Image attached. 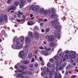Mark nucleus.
<instances>
[{
  "label": "nucleus",
  "mask_w": 78,
  "mask_h": 78,
  "mask_svg": "<svg viewBox=\"0 0 78 78\" xmlns=\"http://www.w3.org/2000/svg\"><path fill=\"white\" fill-rule=\"evenodd\" d=\"M70 53H72V55L70 53H69L68 54V55L69 57H71L72 59H75V58H76V52L75 51H71Z\"/></svg>",
  "instance_id": "obj_1"
},
{
  "label": "nucleus",
  "mask_w": 78,
  "mask_h": 78,
  "mask_svg": "<svg viewBox=\"0 0 78 78\" xmlns=\"http://www.w3.org/2000/svg\"><path fill=\"white\" fill-rule=\"evenodd\" d=\"M16 47L17 49L20 50L23 47V44H22L17 43L16 45Z\"/></svg>",
  "instance_id": "obj_2"
},
{
  "label": "nucleus",
  "mask_w": 78,
  "mask_h": 78,
  "mask_svg": "<svg viewBox=\"0 0 78 78\" xmlns=\"http://www.w3.org/2000/svg\"><path fill=\"white\" fill-rule=\"evenodd\" d=\"M53 35L50 36V35H47L46 37V39H48L49 41H53L54 40V39L53 38Z\"/></svg>",
  "instance_id": "obj_3"
},
{
  "label": "nucleus",
  "mask_w": 78,
  "mask_h": 78,
  "mask_svg": "<svg viewBox=\"0 0 78 78\" xmlns=\"http://www.w3.org/2000/svg\"><path fill=\"white\" fill-rule=\"evenodd\" d=\"M64 54L63 52H62L59 55V59H60V61L59 62V64H61L62 63V60L61 59H62V58H63V56H64Z\"/></svg>",
  "instance_id": "obj_4"
},
{
  "label": "nucleus",
  "mask_w": 78,
  "mask_h": 78,
  "mask_svg": "<svg viewBox=\"0 0 78 78\" xmlns=\"http://www.w3.org/2000/svg\"><path fill=\"white\" fill-rule=\"evenodd\" d=\"M20 6L21 8H23L24 3H26V1L23 0H21L20 1Z\"/></svg>",
  "instance_id": "obj_5"
},
{
  "label": "nucleus",
  "mask_w": 78,
  "mask_h": 78,
  "mask_svg": "<svg viewBox=\"0 0 78 78\" xmlns=\"http://www.w3.org/2000/svg\"><path fill=\"white\" fill-rule=\"evenodd\" d=\"M55 78H62V76L60 73L58 74V73L56 72L55 74Z\"/></svg>",
  "instance_id": "obj_6"
},
{
  "label": "nucleus",
  "mask_w": 78,
  "mask_h": 78,
  "mask_svg": "<svg viewBox=\"0 0 78 78\" xmlns=\"http://www.w3.org/2000/svg\"><path fill=\"white\" fill-rule=\"evenodd\" d=\"M58 20L57 19H55L54 20L51 21V22H50V23L51 24H52V25L53 26H55V25H56V22H57Z\"/></svg>",
  "instance_id": "obj_7"
},
{
  "label": "nucleus",
  "mask_w": 78,
  "mask_h": 78,
  "mask_svg": "<svg viewBox=\"0 0 78 78\" xmlns=\"http://www.w3.org/2000/svg\"><path fill=\"white\" fill-rule=\"evenodd\" d=\"M30 42H31V40L30 37H26V44H28L30 43Z\"/></svg>",
  "instance_id": "obj_8"
},
{
  "label": "nucleus",
  "mask_w": 78,
  "mask_h": 78,
  "mask_svg": "<svg viewBox=\"0 0 78 78\" xmlns=\"http://www.w3.org/2000/svg\"><path fill=\"white\" fill-rule=\"evenodd\" d=\"M15 41H16V42L17 44H19V42H20V41H19V39H17V37H14L13 39V42H14Z\"/></svg>",
  "instance_id": "obj_9"
},
{
  "label": "nucleus",
  "mask_w": 78,
  "mask_h": 78,
  "mask_svg": "<svg viewBox=\"0 0 78 78\" xmlns=\"http://www.w3.org/2000/svg\"><path fill=\"white\" fill-rule=\"evenodd\" d=\"M55 70L53 69H52L51 70H50L49 73L50 75H51V76H52L53 75H55Z\"/></svg>",
  "instance_id": "obj_10"
},
{
  "label": "nucleus",
  "mask_w": 78,
  "mask_h": 78,
  "mask_svg": "<svg viewBox=\"0 0 78 78\" xmlns=\"http://www.w3.org/2000/svg\"><path fill=\"white\" fill-rule=\"evenodd\" d=\"M25 52L23 51H21L20 53V56L21 58H23L24 57Z\"/></svg>",
  "instance_id": "obj_11"
},
{
  "label": "nucleus",
  "mask_w": 78,
  "mask_h": 78,
  "mask_svg": "<svg viewBox=\"0 0 78 78\" xmlns=\"http://www.w3.org/2000/svg\"><path fill=\"white\" fill-rule=\"evenodd\" d=\"M15 9H16V7H15L14 6H12L8 9V12H9L10 10H15Z\"/></svg>",
  "instance_id": "obj_12"
},
{
  "label": "nucleus",
  "mask_w": 78,
  "mask_h": 78,
  "mask_svg": "<svg viewBox=\"0 0 78 78\" xmlns=\"http://www.w3.org/2000/svg\"><path fill=\"white\" fill-rule=\"evenodd\" d=\"M35 10V8L34 5H31L29 8V11H33Z\"/></svg>",
  "instance_id": "obj_13"
},
{
  "label": "nucleus",
  "mask_w": 78,
  "mask_h": 78,
  "mask_svg": "<svg viewBox=\"0 0 78 78\" xmlns=\"http://www.w3.org/2000/svg\"><path fill=\"white\" fill-rule=\"evenodd\" d=\"M58 70H64V68L63 67V65L62 64H61L60 65L58 66Z\"/></svg>",
  "instance_id": "obj_14"
},
{
  "label": "nucleus",
  "mask_w": 78,
  "mask_h": 78,
  "mask_svg": "<svg viewBox=\"0 0 78 78\" xmlns=\"http://www.w3.org/2000/svg\"><path fill=\"white\" fill-rule=\"evenodd\" d=\"M34 8L36 12H37V13H39V11H40V10L39 9V7L37 6H36L35 7H34Z\"/></svg>",
  "instance_id": "obj_15"
},
{
  "label": "nucleus",
  "mask_w": 78,
  "mask_h": 78,
  "mask_svg": "<svg viewBox=\"0 0 78 78\" xmlns=\"http://www.w3.org/2000/svg\"><path fill=\"white\" fill-rule=\"evenodd\" d=\"M70 62L71 64L72 65L73 67V66H76V63L75 62H74L73 60L72 59L71 60Z\"/></svg>",
  "instance_id": "obj_16"
},
{
  "label": "nucleus",
  "mask_w": 78,
  "mask_h": 78,
  "mask_svg": "<svg viewBox=\"0 0 78 78\" xmlns=\"http://www.w3.org/2000/svg\"><path fill=\"white\" fill-rule=\"evenodd\" d=\"M42 53L43 55H44L45 56H47L48 55V52L45 51H42Z\"/></svg>",
  "instance_id": "obj_17"
},
{
  "label": "nucleus",
  "mask_w": 78,
  "mask_h": 78,
  "mask_svg": "<svg viewBox=\"0 0 78 78\" xmlns=\"http://www.w3.org/2000/svg\"><path fill=\"white\" fill-rule=\"evenodd\" d=\"M58 17V15L52 13V16H51V19H53V18H57Z\"/></svg>",
  "instance_id": "obj_18"
},
{
  "label": "nucleus",
  "mask_w": 78,
  "mask_h": 78,
  "mask_svg": "<svg viewBox=\"0 0 78 78\" xmlns=\"http://www.w3.org/2000/svg\"><path fill=\"white\" fill-rule=\"evenodd\" d=\"M54 35L55 36H56V37L58 38V39H59V38H60V35H59V34L56 33Z\"/></svg>",
  "instance_id": "obj_19"
},
{
  "label": "nucleus",
  "mask_w": 78,
  "mask_h": 78,
  "mask_svg": "<svg viewBox=\"0 0 78 78\" xmlns=\"http://www.w3.org/2000/svg\"><path fill=\"white\" fill-rule=\"evenodd\" d=\"M17 77H19V78H25V76H23L22 74H20L17 75Z\"/></svg>",
  "instance_id": "obj_20"
},
{
  "label": "nucleus",
  "mask_w": 78,
  "mask_h": 78,
  "mask_svg": "<svg viewBox=\"0 0 78 78\" xmlns=\"http://www.w3.org/2000/svg\"><path fill=\"white\" fill-rule=\"evenodd\" d=\"M41 75L42 76H44V75L46 76L47 75V72H42L41 73Z\"/></svg>",
  "instance_id": "obj_21"
},
{
  "label": "nucleus",
  "mask_w": 78,
  "mask_h": 78,
  "mask_svg": "<svg viewBox=\"0 0 78 78\" xmlns=\"http://www.w3.org/2000/svg\"><path fill=\"white\" fill-rule=\"evenodd\" d=\"M29 36L30 38H32V37H33V33L32 32H29Z\"/></svg>",
  "instance_id": "obj_22"
},
{
  "label": "nucleus",
  "mask_w": 78,
  "mask_h": 78,
  "mask_svg": "<svg viewBox=\"0 0 78 78\" xmlns=\"http://www.w3.org/2000/svg\"><path fill=\"white\" fill-rule=\"evenodd\" d=\"M19 67L21 69H27V67L22 65L20 66Z\"/></svg>",
  "instance_id": "obj_23"
},
{
  "label": "nucleus",
  "mask_w": 78,
  "mask_h": 78,
  "mask_svg": "<svg viewBox=\"0 0 78 78\" xmlns=\"http://www.w3.org/2000/svg\"><path fill=\"white\" fill-rule=\"evenodd\" d=\"M35 37L36 39L39 38V34L37 33H35L34 34Z\"/></svg>",
  "instance_id": "obj_24"
},
{
  "label": "nucleus",
  "mask_w": 78,
  "mask_h": 78,
  "mask_svg": "<svg viewBox=\"0 0 78 78\" xmlns=\"http://www.w3.org/2000/svg\"><path fill=\"white\" fill-rule=\"evenodd\" d=\"M72 67H73V66H72V65L71 64V63H70L68 65V66L67 67V69H69L72 68Z\"/></svg>",
  "instance_id": "obj_25"
},
{
  "label": "nucleus",
  "mask_w": 78,
  "mask_h": 78,
  "mask_svg": "<svg viewBox=\"0 0 78 78\" xmlns=\"http://www.w3.org/2000/svg\"><path fill=\"white\" fill-rule=\"evenodd\" d=\"M44 48L45 50H46V51H50L51 50V48H48L47 47H45Z\"/></svg>",
  "instance_id": "obj_26"
},
{
  "label": "nucleus",
  "mask_w": 78,
  "mask_h": 78,
  "mask_svg": "<svg viewBox=\"0 0 78 78\" xmlns=\"http://www.w3.org/2000/svg\"><path fill=\"white\" fill-rule=\"evenodd\" d=\"M32 57H33V54H32V53H30L28 55V58L29 59H30V58H32Z\"/></svg>",
  "instance_id": "obj_27"
},
{
  "label": "nucleus",
  "mask_w": 78,
  "mask_h": 78,
  "mask_svg": "<svg viewBox=\"0 0 78 78\" xmlns=\"http://www.w3.org/2000/svg\"><path fill=\"white\" fill-rule=\"evenodd\" d=\"M28 71H26L25 72H22V75H27L28 74Z\"/></svg>",
  "instance_id": "obj_28"
},
{
  "label": "nucleus",
  "mask_w": 78,
  "mask_h": 78,
  "mask_svg": "<svg viewBox=\"0 0 78 78\" xmlns=\"http://www.w3.org/2000/svg\"><path fill=\"white\" fill-rule=\"evenodd\" d=\"M29 47V44H26V46L25 47H24L23 48L24 49H27L28 48V47Z\"/></svg>",
  "instance_id": "obj_29"
},
{
  "label": "nucleus",
  "mask_w": 78,
  "mask_h": 78,
  "mask_svg": "<svg viewBox=\"0 0 78 78\" xmlns=\"http://www.w3.org/2000/svg\"><path fill=\"white\" fill-rule=\"evenodd\" d=\"M47 66L48 67H51V64L49 62H48L47 65Z\"/></svg>",
  "instance_id": "obj_30"
},
{
  "label": "nucleus",
  "mask_w": 78,
  "mask_h": 78,
  "mask_svg": "<svg viewBox=\"0 0 78 78\" xmlns=\"http://www.w3.org/2000/svg\"><path fill=\"white\" fill-rule=\"evenodd\" d=\"M27 24L28 25H33V22L32 21H30L28 22Z\"/></svg>",
  "instance_id": "obj_31"
},
{
  "label": "nucleus",
  "mask_w": 78,
  "mask_h": 78,
  "mask_svg": "<svg viewBox=\"0 0 78 78\" xmlns=\"http://www.w3.org/2000/svg\"><path fill=\"white\" fill-rule=\"evenodd\" d=\"M39 12H40L41 14H43L44 13V9L41 8Z\"/></svg>",
  "instance_id": "obj_32"
},
{
  "label": "nucleus",
  "mask_w": 78,
  "mask_h": 78,
  "mask_svg": "<svg viewBox=\"0 0 78 78\" xmlns=\"http://www.w3.org/2000/svg\"><path fill=\"white\" fill-rule=\"evenodd\" d=\"M24 64H28L29 63V61H24L23 62Z\"/></svg>",
  "instance_id": "obj_33"
},
{
  "label": "nucleus",
  "mask_w": 78,
  "mask_h": 78,
  "mask_svg": "<svg viewBox=\"0 0 78 78\" xmlns=\"http://www.w3.org/2000/svg\"><path fill=\"white\" fill-rule=\"evenodd\" d=\"M4 18L5 20H7V16L6 15H4Z\"/></svg>",
  "instance_id": "obj_34"
},
{
  "label": "nucleus",
  "mask_w": 78,
  "mask_h": 78,
  "mask_svg": "<svg viewBox=\"0 0 78 78\" xmlns=\"http://www.w3.org/2000/svg\"><path fill=\"white\" fill-rule=\"evenodd\" d=\"M54 27L56 29H59L60 28V27H59V26L58 25L55 26Z\"/></svg>",
  "instance_id": "obj_35"
},
{
  "label": "nucleus",
  "mask_w": 78,
  "mask_h": 78,
  "mask_svg": "<svg viewBox=\"0 0 78 78\" xmlns=\"http://www.w3.org/2000/svg\"><path fill=\"white\" fill-rule=\"evenodd\" d=\"M50 45L51 47H55V44L54 43H52L51 44H50Z\"/></svg>",
  "instance_id": "obj_36"
},
{
  "label": "nucleus",
  "mask_w": 78,
  "mask_h": 78,
  "mask_svg": "<svg viewBox=\"0 0 78 78\" xmlns=\"http://www.w3.org/2000/svg\"><path fill=\"white\" fill-rule=\"evenodd\" d=\"M54 59L56 60H57V59H59V56H58V55L55 56L54 57Z\"/></svg>",
  "instance_id": "obj_37"
},
{
  "label": "nucleus",
  "mask_w": 78,
  "mask_h": 78,
  "mask_svg": "<svg viewBox=\"0 0 78 78\" xmlns=\"http://www.w3.org/2000/svg\"><path fill=\"white\" fill-rule=\"evenodd\" d=\"M52 14H56L55 13V9H52Z\"/></svg>",
  "instance_id": "obj_38"
},
{
  "label": "nucleus",
  "mask_w": 78,
  "mask_h": 78,
  "mask_svg": "<svg viewBox=\"0 0 78 78\" xmlns=\"http://www.w3.org/2000/svg\"><path fill=\"white\" fill-rule=\"evenodd\" d=\"M44 15H47V14L48 13V12H47V11L45 10L44 11Z\"/></svg>",
  "instance_id": "obj_39"
},
{
  "label": "nucleus",
  "mask_w": 78,
  "mask_h": 78,
  "mask_svg": "<svg viewBox=\"0 0 78 78\" xmlns=\"http://www.w3.org/2000/svg\"><path fill=\"white\" fill-rule=\"evenodd\" d=\"M19 2H16L14 4L15 6H17L19 5Z\"/></svg>",
  "instance_id": "obj_40"
},
{
  "label": "nucleus",
  "mask_w": 78,
  "mask_h": 78,
  "mask_svg": "<svg viewBox=\"0 0 78 78\" xmlns=\"http://www.w3.org/2000/svg\"><path fill=\"white\" fill-rule=\"evenodd\" d=\"M23 71H24V70L23 69H19L18 70V72H20V73H22V72H23Z\"/></svg>",
  "instance_id": "obj_41"
},
{
  "label": "nucleus",
  "mask_w": 78,
  "mask_h": 78,
  "mask_svg": "<svg viewBox=\"0 0 78 78\" xmlns=\"http://www.w3.org/2000/svg\"><path fill=\"white\" fill-rule=\"evenodd\" d=\"M44 64H45V63L44 62V60H42V63H41V65L42 66H44Z\"/></svg>",
  "instance_id": "obj_42"
},
{
  "label": "nucleus",
  "mask_w": 78,
  "mask_h": 78,
  "mask_svg": "<svg viewBox=\"0 0 78 78\" xmlns=\"http://www.w3.org/2000/svg\"><path fill=\"white\" fill-rule=\"evenodd\" d=\"M51 66L52 67V68L54 69H55V64H52L51 65Z\"/></svg>",
  "instance_id": "obj_43"
},
{
  "label": "nucleus",
  "mask_w": 78,
  "mask_h": 78,
  "mask_svg": "<svg viewBox=\"0 0 78 78\" xmlns=\"http://www.w3.org/2000/svg\"><path fill=\"white\" fill-rule=\"evenodd\" d=\"M3 21V17H1L0 22H2Z\"/></svg>",
  "instance_id": "obj_44"
},
{
  "label": "nucleus",
  "mask_w": 78,
  "mask_h": 78,
  "mask_svg": "<svg viewBox=\"0 0 78 78\" xmlns=\"http://www.w3.org/2000/svg\"><path fill=\"white\" fill-rule=\"evenodd\" d=\"M24 41V37H22L21 38V42H23Z\"/></svg>",
  "instance_id": "obj_45"
},
{
  "label": "nucleus",
  "mask_w": 78,
  "mask_h": 78,
  "mask_svg": "<svg viewBox=\"0 0 78 78\" xmlns=\"http://www.w3.org/2000/svg\"><path fill=\"white\" fill-rule=\"evenodd\" d=\"M39 49H41V50H43V49H44V48L43 47L41 46L39 47Z\"/></svg>",
  "instance_id": "obj_46"
},
{
  "label": "nucleus",
  "mask_w": 78,
  "mask_h": 78,
  "mask_svg": "<svg viewBox=\"0 0 78 78\" xmlns=\"http://www.w3.org/2000/svg\"><path fill=\"white\" fill-rule=\"evenodd\" d=\"M65 57L67 59H69V57H68V55H65Z\"/></svg>",
  "instance_id": "obj_47"
},
{
  "label": "nucleus",
  "mask_w": 78,
  "mask_h": 78,
  "mask_svg": "<svg viewBox=\"0 0 78 78\" xmlns=\"http://www.w3.org/2000/svg\"><path fill=\"white\" fill-rule=\"evenodd\" d=\"M18 13L19 14H20V15H23V12H21L19 11L18 12Z\"/></svg>",
  "instance_id": "obj_48"
},
{
  "label": "nucleus",
  "mask_w": 78,
  "mask_h": 78,
  "mask_svg": "<svg viewBox=\"0 0 78 78\" xmlns=\"http://www.w3.org/2000/svg\"><path fill=\"white\" fill-rule=\"evenodd\" d=\"M50 31V28H48L46 30V32H48V31Z\"/></svg>",
  "instance_id": "obj_49"
},
{
  "label": "nucleus",
  "mask_w": 78,
  "mask_h": 78,
  "mask_svg": "<svg viewBox=\"0 0 78 78\" xmlns=\"http://www.w3.org/2000/svg\"><path fill=\"white\" fill-rule=\"evenodd\" d=\"M28 74L29 75H31L33 74V73H32V72L31 71H29L28 72Z\"/></svg>",
  "instance_id": "obj_50"
},
{
  "label": "nucleus",
  "mask_w": 78,
  "mask_h": 78,
  "mask_svg": "<svg viewBox=\"0 0 78 78\" xmlns=\"http://www.w3.org/2000/svg\"><path fill=\"white\" fill-rule=\"evenodd\" d=\"M50 61L51 62H54V61H55L53 59H50Z\"/></svg>",
  "instance_id": "obj_51"
},
{
  "label": "nucleus",
  "mask_w": 78,
  "mask_h": 78,
  "mask_svg": "<svg viewBox=\"0 0 78 78\" xmlns=\"http://www.w3.org/2000/svg\"><path fill=\"white\" fill-rule=\"evenodd\" d=\"M18 64L16 65L15 66V69H18V67H17V65Z\"/></svg>",
  "instance_id": "obj_52"
},
{
  "label": "nucleus",
  "mask_w": 78,
  "mask_h": 78,
  "mask_svg": "<svg viewBox=\"0 0 78 78\" xmlns=\"http://www.w3.org/2000/svg\"><path fill=\"white\" fill-rule=\"evenodd\" d=\"M4 37L5 38H6V37H8V35H7V34H5V35H4Z\"/></svg>",
  "instance_id": "obj_53"
},
{
  "label": "nucleus",
  "mask_w": 78,
  "mask_h": 78,
  "mask_svg": "<svg viewBox=\"0 0 78 78\" xmlns=\"http://www.w3.org/2000/svg\"><path fill=\"white\" fill-rule=\"evenodd\" d=\"M34 61V58H33L32 60H31V62H33Z\"/></svg>",
  "instance_id": "obj_54"
},
{
  "label": "nucleus",
  "mask_w": 78,
  "mask_h": 78,
  "mask_svg": "<svg viewBox=\"0 0 78 78\" xmlns=\"http://www.w3.org/2000/svg\"><path fill=\"white\" fill-rule=\"evenodd\" d=\"M39 59H40V61H43V60H42V57H40L39 58Z\"/></svg>",
  "instance_id": "obj_55"
},
{
  "label": "nucleus",
  "mask_w": 78,
  "mask_h": 78,
  "mask_svg": "<svg viewBox=\"0 0 78 78\" xmlns=\"http://www.w3.org/2000/svg\"><path fill=\"white\" fill-rule=\"evenodd\" d=\"M38 51H39V50H38V49H37V50H36L35 51L36 54H37V52H38Z\"/></svg>",
  "instance_id": "obj_56"
},
{
  "label": "nucleus",
  "mask_w": 78,
  "mask_h": 78,
  "mask_svg": "<svg viewBox=\"0 0 78 78\" xmlns=\"http://www.w3.org/2000/svg\"><path fill=\"white\" fill-rule=\"evenodd\" d=\"M30 67H33V64H31L30 65Z\"/></svg>",
  "instance_id": "obj_57"
},
{
  "label": "nucleus",
  "mask_w": 78,
  "mask_h": 78,
  "mask_svg": "<svg viewBox=\"0 0 78 78\" xmlns=\"http://www.w3.org/2000/svg\"><path fill=\"white\" fill-rule=\"evenodd\" d=\"M66 66V64L65 63H64L63 64V67H65V66Z\"/></svg>",
  "instance_id": "obj_58"
},
{
  "label": "nucleus",
  "mask_w": 78,
  "mask_h": 78,
  "mask_svg": "<svg viewBox=\"0 0 78 78\" xmlns=\"http://www.w3.org/2000/svg\"><path fill=\"white\" fill-rule=\"evenodd\" d=\"M56 71H57V72H58V70H59V69H58V67H56Z\"/></svg>",
  "instance_id": "obj_59"
},
{
  "label": "nucleus",
  "mask_w": 78,
  "mask_h": 78,
  "mask_svg": "<svg viewBox=\"0 0 78 78\" xmlns=\"http://www.w3.org/2000/svg\"><path fill=\"white\" fill-rule=\"evenodd\" d=\"M62 50L61 49H60L58 51V53H59L60 51H61Z\"/></svg>",
  "instance_id": "obj_60"
},
{
  "label": "nucleus",
  "mask_w": 78,
  "mask_h": 78,
  "mask_svg": "<svg viewBox=\"0 0 78 78\" xmlns=\"http://www.w3.org/2000/svg\"><path fill=\"white\" fill-rule=\"evenodd\" d=\"M38 20H40V21H41V22H42V21L43 20V19H39Z\"/></svg>",
  "instance_id": "obj_61"
},
{
  "label": "nucleus",
  "mask_w": 78,
  "mask_h": 78,
  "mask_svg": "<svg viewBox=\"0 0 78 78\" xmlns=\"http://www.w3.org/2000/svg\"><path fill=\"white\" fill-rule=\"evenodd\" d=\"M47 72H50V69L48 68H47Z\"/></svg>",
  "instance_id": "obj_62"
},
{
  "label": "nucleus",
  "mask_w": 78,
  "mask_h": 78,
  "mask_svg": "<svg viewBox=\"0 0 78 78\" xmlns=\"http://www.w3.org/2000/svg\"><path fill=\"white\" fill-rule=\"evenodd\" d=\"M66 75H68V71H66L65 73Z\"/></svg>",
  "instance_id": "obj_63"
},
{
  "label": "nucleus",
  "mask_w": 78,
  "mask_h": 78,
  "mask_svg": "<svg viewBox=\"0 0 78 78\" xmlns=\"http://www.w3.org/2000/svg\"><path fill=\"white\" fill-rule=\"evenodd\" d=\"M72 78H75V75H73L72 76Z\"/></svg>",
  "instance_id": "obj_64"
}]
</instances>
